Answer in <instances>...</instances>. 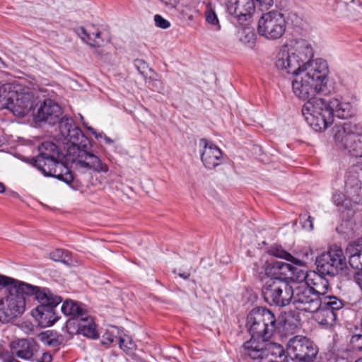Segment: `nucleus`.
Here are the masks:
<instances>
[{"label": "nucleus", "instance_id": "nucleus-1", "mask_svg": "<svg viewBox=\"0 0 362 362\" xmlns=\"http://www.w3.org/2000/svg\"><path fill=\"white\" fill-rule=\"evenodd\" d=\"M62 136L69 143L66 156V164H70L76 169L93 170L98 173H107V164L95 154L89 151L90 143L81 128L76 125L74 120L67 116L61 118L59 123Z\"/></svg>", "mask_w": 362, "mask_h": 362}, {"label": "nucleus", "instance_id": "nucleus-2", "mask_svg": "<svg viewBox=\"0 0 362 362\" xmlns=\"http://www.w3.org/2000/svg\"><path fill=\"white\" fill-rule=\"evenodd\" d=\"M328 74L327 62L320 58L316 59L308 66L305 72L295 76L292 81L294 95L306 102L322 99L316 97V95L325 88Z\"/></svg>", "mask_w": 362, "mask_h": 362}, {"label": "nucleus", "instance_id": "nucleus-3", "mask_svg": "<svg viewBox=\"0 0 362 362\" xmlns=\"http://www.w3.org/2000/svg\"><path fill=\"white\" fill-rule=\"evenodd\" d=\"M313 55L310 44L305 40H297L290 49H282L278 52L275 64L277 69L296 76L305 72L308 66L315 62L311 60Z\"/></svg>", "mask_w": 362, "mask_h": 362}, {"label": "nucleus", "instance_id": "nucleus-4", "mask_svg": "<svg viewBox=\"0 0 362 362\" xmlns=\"http://www.w3.org/2000/svg\"><path fill=\"white\" fill-rule=\"evenodd\" d=\"M247 326L252 337L269 340L276 329V320L269 309L257 307L248 313Z\"/></svg>", "mask_w": 362, "mask_h": 362}, {"label": "nucleus", "instance_id": "nucleus-5", "mask_svg": "<svg viewBox=\"0 0 362 362\" xmlns=\"http://www.w3.org/2000/svg\"><path fill=\"white\" fill-rule=\"evenodd\" d=\"M337 145L354 157H362V125L346 122L335 127Z\"/></svg>", "mask_w": 362, "mask_h": 362}, {"label": "nucleus", "instance_id": "nucleus-6", "mask_svg": "<svg viewBox=\"0 0 362 362\" xmlns=\"http://www.w3.org/2000/svg\"><path fill=\"white\" fill-rule=\"evenodd\" d=\"M302 115L306 122L316 132L325 130L333 123V112L325 99H314L305 102Z\"/></svg>", "mask_w": 362, "mask_h": 362}, {"label": "nucleus", "instance_id": "nucleus-7", "mask_svg": "<svg viewBox=\"0 0 362 362\" xmlns=\"http://www.w3.org/2000/svg\"><path fill=\"white\" fill-rule=\"evenodd\" d=\"M293 288V286L288 281L269 279L262 288V295L268 304L284 307L292 301Z\"/></svg>", "mask_w": 362, "mask_h": 362}, {"label": "nucleus", "instance_id": "nucleus-8", "mask_svg": "<svg viewBox=\"0 0 362 362\" xmlns=\"http://www.w3.org/2000/svg\"><path fill=\"white\" fill-rule=\"evenodd\" d=\"M317 272L322 275L334 276L346 268V257L342 249L334 245L316 258Z\"/></svg>", "mask_w": 362, "mask_h": 362}, {"label": "nucleus", "instance_id": "nucleus-9", "mask_svg": "<svg viewBox=\"0 0 362 362\" xmlns=\"http://www.w3.org/2000/svg\"><path fill=\"white\" fill-rule=\"evenodd\" d=\"M317 353V346L304 336L293 337L286 344V354L294 362H311Z\"/></svg>", "mask_w": 362, "mask_h": 362}, {"label": "nucleus", "instance_id": "nucleus-10", "mask_svg": "<svg viewBox=\"0 0 362 362\" xmlns=\"http://www.w3.org/2000/svg\"><path fill=\"white\" fill-rule=\"evenodd\" d=\"M286 21L284 15L276 11L263 13L258 21V33L269 40L281 38L286 31Z\"/></svg>", "mask_w": 362, "mask_h": 362}, {"label": "nucleus", "instance_id": "nucleus-11", "mask_svg": "<svg viewBox=\"0 0 362 362\" xmlns=\"http://www.w3.org/2000/svg\"><path fill=\"white\" fill-rule=\"evenodd\" d=\"M344 301L335 296H327L320 300L319 308L313 311L315 320L321 325L332 327L342 313Z\"/></svg>", "mask_w": 362, "mask_h": 362}, {"label": "nucleus", "instance_id": "nucleus-12", "mask_svg": "<svg viewBox=\"0 0 362 362\" xmlns=\"http://www.w3.org/2000/svg\"><path fill=\"white\" fill-rule=\"evenodd\" d=\"M293 304L298 310L312 313L320 305V300L316 293L306 284H300L293 288Z\"/></svg>", "mask_w": 362, "mask_h": 362}, {"label": "nucleus", "instance_id": "nucleus-13", "mask_svg": "<svg viewBox=\"0 0 362 362\" xmlns=\"http://www.w3.org/2000/svg\"><path fill=\"white\" fill-rule=\"evenodd\" d=\"M62 301L61 296L54 295L52 292L47 295V301H38L40 305L36 307L34 315L41 327H49L57 322L58 317L54 309Z\"/></svg>", "mask_w": 362, "mask_h": 362}, {"label": "nucleus", "instance_id": "nucleus-14", "mask_svg": "<svg viewBox=\"0 0 362 362\" xmlns=\"http://www.w3.org/2000/svg\"><path fill=\"white\" fill-rule=\"evenodd\" d=\"M0 300V320L7 322L22 315L25 310V298L13 292Z\"/></svg>", "mask_w": 362, "mask_h": 362}, {"label": "nucleus", "instance_id": "nucleus-15", "mask_svg": "<svg viewBox=\"0 0 362 362\" xmlns=\"http://www.w3.org/2000/svg\"><path fill=\"white\" fill-rule=\"evenodd\" d=\"M39 154L31 158V163L38 170L41 169L49 163L57 159H64L66 154L64 155L59 147L50 141H45L38 147Z\"/></svg>", "mask_w": 362, "mask_h": 362}, {"label": "nucleus", "instance_id": "nucleus-16", "mask_svg": "<svg viewBox=\"0 0 362 362\" xmlns=\"http://www.w3.org/2000/svg\"><path fill=\"white\" fill-rule=\"evenodd\" d=\"M227 11L240 24H244L251 19L255 11V0H228Z\"/></svg>", "mask_w": 362, "mask_h": 362}, {"label": "nucleus", "instance_id": "nucleus-17", "mask_svg": "<svg viewBox=\"0 0 362 362\" xmlns=\"http://www.w3.org/2000/svg\"><path fill=\"white\" fill-rule=\"evenodd\" d=\"M345 189L356 202H360L358 196L362 190V163L351 166L345 175Z\"/></svg>", "mask_w": 362, "mask_h": 362}, {"label": "nucleus", "instance_id": "nucleus-18", "mask_svg": "<svg viewBox=\"0 0 362 362\" xmlns=\"http://www.w3.org/2000/svg\"><path fill=\"white\" fill-rule=\"evenodd\" d=\"M39 103L38 97L33 92H18L11 105V112L16 117H23L28 115Z\"/></svg>", "mask_w": 362, "mask_h": 362}, {"label": "nucleus", "instance_id": "nucleus-19", "mask_svg": "<svg viewBox=\"0 0 362 362\" xmlns=\"http://www.w3.org/2000/svg\"><path fill=\"white\" fill-rule=\"evenodd\" d=\"M8 292H13L18 295H21L24 298L25 296H34L37 301L45 302L47 300V295L51 291L49 288L33 286L12 278Z\"/></svg>", "mask_w": 362, "mask_h": 362}, {"label": "nucleus", "instance_id": "nucleus-20", "mask_svg": "<svg viewBox=\"0 0 362 362\" xmlns=\"http://www.w3.org/2000/svg\"><path fill=\"white\" fill-rule=\"evenodd\" d=\"M62 114V108L54 101L50 99L45 100L35 115L37 122H45L49 125L59 122Z\"/></svg>", "mask_w": 362, "mask_h": 362}, {"label": "nucleus", "instance_id": "nucleus-21", "mask_svg": "<svg viewBox=\"0 0 362 362\" xmlns=\"http://www.w3.org/2000/svg\"><path fill=\"white\" fill-rule=\"evenodd\" d=\"M200 146L203 147L201 153V160L208 169H213L222 163V152L219 148L206 139L199 141Z\"/></svg>", "mask_w": 362, "mask_h": 362}, {"label": "nucleus", "instance_id": "nucleus-22", "mask_svg": "<svg viewBox=\"0 0 362 362\" xmlns=\"http://www.w3.org/2000/svg\"><path fill=\"white\" fill-rule=\"evenodd\" d=\"M62 160L57 159L43 166L39 170L45 176L54 177L69 184L74 180V175L66 165L62 162Z\"/></svg>", "mask_w": 362, "mask_h": 362}, {"label": "nucleus", "instance_id": "nucleus-23", "mask_svg": "<svg viewBox=\"0 0 362 362\" xmlns=\"http://www.w3.org/2000/svg\"><path fill=\"white\" fill-rule=\"evenodd\" d=\"M296 270L297 267L291 264L281 261H274L267 265L265 272L267 275L272 276L271 279L288 281V279L293 277V274Z\"/></svg>", "mask_w": 362, "mask_h": 362}, {"label": "nucleus", "instance_id": "nucleus-24", "mask_svg": "<svg viewBox=\"0 0 362 362\" xmlns=\"http://www.w3.org/2000/svg\"><path fill=\"white\" fill-rule=\"evenodd\" d=\"M265 341L264 339L252 337L243 344V352L254 361L264 362Z\"/></svg>", "mask_w": 362, "mask_h": 362}, {"label": "nucleus", "instance_id": "nucleus-25", "mask_svg": "<svg viewBox=\"0 0 362 362\" xmlns=\"http://www.w3.org/2000/svg\"><path fill=\"white\" fill-rule=\"evenodd\" d=\"M77 34L90 47L99 48L103 47L108 42L103 38L102 33L93 25L88 28L83 27L78 28Z\"/></svg>", "mask_w": 362, "mask_h": 362}, {"label": "nucleus", "instance_id": "nucleus-26", "mask_svg": "<svg viewBox=\"0 0 362 362\" xmlns=\"http://www.w3.org/2000/svg\"><path fill=\"white\" fill-rule=\"evenodd\" d=\"M10 349L13 354L23 360L30 359L35 351V344L33 340L25 339L13 341L9 344Z\"/></svg>", "mask_w": 362, "mask_h": 362}, {"label": "nucleus", "instance_id": "nucleus-27", "mask_svg": "<svg viewBox=\"0 0 362 362\" xmlns=\"http://www.w3.org/2000/svg\"><path fill=\"white\" fill-rule=\"evenodd\" d=\"M325 275L313 272L310 279H308L307 284L313 290V292L318 296L319 298L327 297V293L331 291V286Z\"/></svg>", "mask_w": 362, "mask_h": 362}, {"label": "nucleus", "instance_id": "nucleus-28", "mask_svg": "<svg viewBox=\"0 0 362 362\" xmlns=\"http://www.w3.org/2000/svg\"><path fill=\"white\" fill-rule=\"evenodd\" d=\"M346 254L353 269H362V238L350 242L346 248Z\"/></svg>", "mask_w": 362, "mask_h": 362}, {"label": "nucleus", "instance_id": "nucleus-29", "mask_svg": "<svg viewBox=\"0 0 362 362\" xmlns=\"http://www.w3.org/2000/svg\"><path fill=\"white\" fill-rule=\"evenodd\" d=\"M78 332L83 336L95 339L99 337V334L96 329V325L91 317L86 315L81 317L76 321Z\"/></svg>", "mask_w": 362, "mask_h": 362}, {"label": "nucleus", "instance_id": "nucleus-30", "mask_svg": "<svg viewBox=\"0 0 362 362\" xmlns=\"http://www.w3.org/2000/svg\"><path fill=\"white\" fill-rule=\"evenodd\" d=\"M330 110L339 118L348 119L354 115V109L350 103L341 102L334 98L328 101Z\"/></svg>", "mask_w": 362, "mask_h": 362}, {"label": "nucleus", "instance_id": "nucleus-31", "mask_svg": "<svg viewBox=\"0 0 362 362\" xmlns=\"http://www.w3.org/2000/svg\"><path fill=\"white\" fill-rule=\"evenodd\" d=\"M16 91L11 84H4L0 87V110L8 109L11 111Z\"/></svg>", "mask_w": 362, "mask_h": 362}, {"label": "nucleus", "instance_id": "nucleus-32", "mask_svg": "<svg viewBox=\"0 0 362 362\" xmlns=\"http://www.w3.org/2000/svg\"><path fill=\"white\" fill-rule=\"evenodd\" d=\"M62 312L67 316H71L76 322L86 315L87 311L81 305L73 300H66L62 306Z\"/></svg>", "mask_w": 362, "mask_h": 362}, {"label": "nucleus", "instance_id": "nucleus-33", "mask_svg": "<svg viewBox=\"0 0 362 362\" xmlns=\"http://www.w3.org/2000/svg\"><path fill=\"white\" fill-rule=\"evenodd\" d=\"M264 352V362H269V360L277 361L276 358L282 357L286 351L280 344L270 342L269 340L265 341Z\"/></svg>", "mask_w": 362, "mask_h": 362}, {"label": "nucleus", "instance_id": "nucleus-34", "mask_svg": "<svg viewBox=\"0 0 362 362\" xmlns=\"http://www.w3.org/2000/svg\"><path fill=\"white\" fill-rule=\"evenodd\" d=\"M270 252L272 255L284 259L295 264L296 265L300 266L303 264V262L301 260L296 259L292 255L281 248H272Z\"/></svg>", "mask_w": 362, "mask_h": 362}, {"label": "nucleus", "instance_id": "nucleus-35", "mask_svg": "<svg viewBox=\"0 0 362 362\" xmlns=\"http://www.w3.org/2000/svg\"><path fill=\"white\" fill-rule=\"evenodd\" d=\"M204 15L206 21L208 23H210L212 25H216L220 28L219 21L215 12V9L210 2L206 4Z\"/></svg>", "mask_w": 362, "mask_h": 362}, {"label": "nucleus", "instance_id": "nucleus-36", "mask_svg": "<svg viewBox=\"0 0 362 362\" xmlns=\"http://www.w3.org/2000/svg\"><path fill=\"white\" fill-rule=\"evenodd\" d=\"M39 339L45 344L56 347L61 344L60 340L56 338L54 334L49 331L44 332L38 335Z\"/></svg>", "mask_w": 362, "mask_h": 362}, {"label": "nucleus", "instance_id": "nucleus-37", "mask_svg": "<svg viewBox=\"0 0 362 362\" xmlns=\"http://www.w3.org/2000/svg\"><path fill=\"white\" fill-rule=\"evenodd\" d=\"M332 199L334 203L338 206L348 208L350 205V200L347 199L344 194L337 192L333 194Z\"/></svg>", "mask_w": 362, "mask_h": 362}, {"label": "nucleus", "instance_id": "nucleus-38", "mask_svg": "<svg viewBox=\"0 0 362 362\" xmlns=\"http://www.w3.org/2000/svg\"><path fill=\"white\" fill-rule=\"evenodd\" d=\"M50 258L55 262H66L69 259L68 252L62 249H57L50 253Z\"/></svg>", "mask_w": 362, "mask_h": 362}, {"label": "nucleus", "instance_id": "nucleus-39", "mask_svg": "<svg viewBox=\"0 0 362 362\" xmlns=\"http://www.w3.org/2000/svg\"><path fill=\"white\" fill-rule=\"evenodd\" d=\"M118 339L119 347L124 351L128 352L135 349L136 345L129 336L119 337Z\"/></svg>", "mask_w": 362, "mask_h": 362}, {"label": "nucleus", "instance_id": "nucleus-40", "mask_svg": "<svg viewBox=\"0 0 362 362\" xmlns=\"http://www.w3.org/2000/svg\"><path fill=\"white\" fill-rule=\"evenodd\" d=\"M302 227L308 230H313L314 218L308 214V213L300 214L299 216Z\"/></svg>", "mask_w": 362, "mask_h": 362}, {"label": "nucleus", "instance_id": "nucleus-41", "mask_svg": "<svg viewBox=\"0 0 362 362\" xmlns=\"http://www.w3.org/2000/svg\"><path fill=\"white\" fill-rule=\"evenodd\" d=\"M312 276V274H308L307 271L305 269H299L297 267L296 272L293 274V277L290 278L293 281H301L305 280V283L304 284H307V281L308 279H310Z\"/></svg>", "mask_w": 362, "mask_h": 362}, {"label": "nucleus", "instance_id": "nucleus-42", "mask_svg": "<svg viewBox=\"0 0 362 362\" xmlns=\"http://www.w3.org/2000/svg\"><path fill=\"white\" fill-rule=\"evenodd\" d=\"M117 336L114 332V330H107L103 335L102 336L101 343L104 345H110L115 339H117Z\"/></svg>", "mask_w": 362, "mask_h": 362}, {"label": "nucleus", "instance_id": "nucleus-43", "mask_svg": "<svg viewBox=\"0 0 362 362\" xmlns=\"http://www.w3.org/2000/svg\"><path fill=\"white\" fill-rule=\"evenodd\" d=\"M350 345L353 350H362V334H354L350 339Z\"/></svg>", "mask_w": 362, "mask_h": 362}, {"label": "nucleus", "instance_id": "nucleus-44", "mask_svg": "<svg viewBox=\"0 0 362 362\" xmlns=\"http://www.w3.org/2000/svg\"><path fill=\"white\" fill-rule=\"evenodd\" d=\"M0 360L2 361V362H12L13 361H16L11 351L10 350L9 351L6 350L2 346H0Z\"/></svg>", "mask_w": 362, "mask_h": 362}, {"label": "nucleus", "instance_id": "nucleus-45", "mask_svg": "<svg viewBox=\"0 0 362 362\" xmlns=\"http://www.w3.org/2000/svg\"><path fill=\"white\" fill-rule=\"evenodd\" d=\"M154 21L156 25L162 29H167L170 26V23L158 14L155 15Z\"/></svg>", "mask_w": 362, "mask_h": 362}, {"label": "nucleus", "instance_id": "nucleus-46", "mask_svg": "<svg viewBox=\"0 0 362 362\" xmlns=\"http://www.w3.org/2000/svg\"><path fill=\"white\" fill-rule=\"evenodd\" d=\"M134 66L138 71L143 76H145L146 70L148 69V64L143 59H135L134 62Z\"/></svg>", "mask_w": 362, "mask_h": 362}, {"label": "nucleus", "instance_id": "nucleus-47", "mask_svg": "<svg viewBox=\"0 0 362 362\" xmlns=\"http://www.w3.org/2000/svg\"><path fill=\"white\" fill-rule=\"evenodd\" d=\"M12 282V278L0 274V290L5 288L9 291L11 287V283Z\"/></svg>", "mask_w": 362, "mask_h": 362}, {"label": "nucleus", "instance_id": "nucleus-48", "mask_svg": "<svg viewBox=\"0 0 362 362\" xmlns=\"http://www.w3.org/2000/svg\"><path fill=\"white\" fill-rule=\"evenodd\" d=\"M361 272H358L354 275V280L362 291V269Z\"/></svg>", "mask_w": 362, "mask_h": 362}, {"label": "nucleus", "instance_id": "nucleus-49", "mask_svg": "<svg viewBox=\"0 0 362 362\" xmlns=\"http://www.w3.org/2000/svg\"><path fill=\"white\" fill-rule=\"evenodd\" d=\"M162 3H163L166 6L174 8L175 7L178 3V0H160Z\"/></svg>", "mask_w": 362, "mask_h": 362}, {"label": "nucleus", "instance_id": "nucleus-50", "mask_svg": "<svg viewBox=\"0 0 362 362\" xmlns=\"http://www.w3.org/2000/svg\"><path fill=\"white\" fill-rule=\"evenodd\" d=\"M259 6L262 7H265L267 8L269 6H271L273 4V0H256Z\"/></svg>", "mask_w": 362, "mask_h": 362}, {"label": "nucleus", "instance_id": "nucleus-51", "mask_svg": "<svg viewBox=\"0 0 362 362\" xmlns=\"http://www.w3.org/2000/svg\"><path fill=\"white\" fill-rule=\"evenodd\" d=\"M96 138L103 139L105 142L108 144H112L114 143L112 139H110V137L107 136L105 134H99L98 135H96Z\"/></svg>", "mask_w": 362, "mask_h": 362}, {"label": "nucleus", "instance_id": "nucleus-52", "mask_svg": "<svg viewBox=\"0 0 362 362\" xmlns=\"http://www.w3.org/2000/svg\"><path fill=\"white\" fill-rule=\"evenodd\" d=\"M42 361L43 362H50L51 361V355L49 354H44L42 356Z\"/></svg>", "mask_w": 362, "mask_h": 362}, {"label": "nucleus", "instance_id": "nucleus-53", "mask_svg": "<svg viewBox=\"0 0 362 362\" xmlns=\"http://www.w3.org/2000/svg\"><path fill=\"white\" fill-rule=\"evenodd\" d=\"M179 276L180 277L183 278L184 279H189L190 274H189V273H187V272H183V273H180Z\"/></svg>", "mask_w": 362, "mask_h": 362}, {"label": "nucleus", "instance_id": "nucleus-54", "mask_svg": "<svg viewBox=\"0 0 362 362\" xmlns=\"http://www.w3.org/2000/svg\"><path fill=\"white\" fill-rule=\"evenodd\" d=\"M5 191V186L2 182H0V193H3Z\"/></svg>", "mask_w": 362, "mask_h": 362}, {"label": "nucleus", "instance_id": "nucleus-55", "mask_svg": "<svg viewBox=\"0 0 362 362\" xmlns=\"http://www.w3.org/2000/svg\"><path fill=\"white\" fill-rule=\"evenodd\" d=\"M355 362H362V358H358L357 361H356Z\"/></svg>", "mask_w": 362, "mask_h": 362}, {"label": "nucleus", "instance_id": "nucleus-56", "mask_svg": "<svg viewBox=\"0 0 362 362\" xmlns=\"http://www.w3.org/2000/svg\"><path fill=\"white\" fill-rule=\"evenodd\" d=\"M2 64L1 59L0 58V65Z\"/></svg>", "mask_w": 362, "mask_h": 362}]
</instances>
